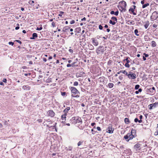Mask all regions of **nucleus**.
<instances>
[{
  "instance_id": "nucleus-2",
  "label": "nucleus",
  "mask_w": 158,
  "mask_h": 158,
  "mask_svg": "<svg viewBox=\"0 0 158 158\" xmlns=\"http://www.w3.org/2000/svg\"><path fill=\"white\" fill-rule=\"evenodd\" d=\"M106 50V49H105L103 46H99L96 51V52L98 54L103 53Z\"/></svg>"
},
{
  "instance_id": "nucleus-31",
  "label": "nucleus",
  "mask_w": 158,
  "mask_h": 158,
  "mask_svg": "<svg viewBox=\"0 0 158 158\" xmlns=\"http://www.w3.org/2000/svg\"><path fill=\"white\" fill-rule=\"evenodd\" d=\"M111 19L113 20L114 22L115 21L116 23L117 22V19L116 17H112L111 18Z\"/></svg>"
},
{
  "instance_id": "nucleus-35",
  "label": "nucleus",
  "mask_w": 158,
  "mask_h": 158,
  "mask_svg": "<svg viewBox=\"0 0 158 158\" xmlns=\"http://www.w3.org/2000/svg\"><path fill=\"white\" fill-rule=\"evenodd\" d=\"M60 14H59V16L61 17L62 16V14L64 13V12L62 11H60L59 12Z\"/></svg>"
},
{
  "instance_id": "nucleus-15",
  "label": "nucleus",
  "mask_w": 158,
  "mask_h": 158,
  "mask_svg": "<svg viewBox=\"0 0 158 158\" xmlns=\"http://www.w3.org/2000/svg\"><path fill=\"white\" fill-rule=\"evenodd\" d=\"M37 37V34L35 33H34L32 34V37L30 38L31 39L35 40L36 37Z\"/></svg>"
},
{
  "instance_id": "nucleus-33",
  "label": "nucleus",
  "mask_w": 158,
  "mask_h": 158,
  "mask_svg": "<svg viewBox=\"0 0 158 158\" xmlns=\"http://www.w3.org/2000/svg\"><path fill=\"white\" fill-rule=\"evenodd\" d=\"M40 25L41 26V25ZM42 27L41 26L40 27H37L36 28V30L38 31H40L42 29Z\"/></svg>"
},
{
  "instance_id": "nucleus-19",
  "label": "nucleus",
  "mask_w": 158,
  "mask_h": 158,
  "mask_svg": "<svg viewBox=\"0 0 158 158\" xmlns=\"http://www.w3.org/2000/svg\"><path fill=\"white\" fill-rule=\"evenodd\" d=\"M70 29V27L68 26H65L63 29V32H66L67 31L69 30Z\"/></svg>"
},
{
  "instance_id": "nucleus-54",
  "label": "nucleus",
  "mask_w": 158,
  "mask_h": 158,
  "mask_svg": "<svg viewBox=\"0 0 158 158\" xmlns=\"http://www.w3.org/2000/svg\"><path fill=\"white\" fill-rule=\"evenodd\" d=\"M67 67H72V65H71V64H68L67 65Z\"/></svg>"
},
{
  "instance_id": "nucleus-38",
  "label": "nucleus",
  "mask_w": 158,
  "mask_h": 158,
  "mask_svg": "<svg viewBox=\"0 0 158 158\" xmlns=\"http://www.w3.org/2000/svg\"><path fill=\"white\" fill-rule=\"evenodd\" d=\"M135 8H130L129 9V11H131L132 12H133L134 11Z\"/></svg>"
},
{
  "instance_id": "nucleus-25",
  "label": "nucleus",
  "mask_w": 158,
  "mask_h": 158,
  "mask_svg": "<svg viewBox=\"0 0 158 158\" xmlns=\"http://www.w3.org/2000/svg\"><path fill=\"white\" fill-rule=\"evenodd\" d=\"M108 85L109 88H111L113 87L114 86V84L112 83H110L108 84Z\"/></svg>"
},
{
  "instance_id": "nucleus-34",
  "label": "nucleus",
  "mask_w": 158,
  "mask_h": 158,
  "mask_svg": "<svg viewBox=\"0 0 158 158\" xmlns=\"http://www.w3.org/2000/svg\"><path fill=\"white\" fill-rule=\"evenodd\" d=\"M139 85H135V89H139Z\"/></svg>"
},
{
  "instance_id": "nucleus-1",
  "label": "nucleus",
  "mask_w": 158,
  "mask_h": 158,
  "mask_svg": "<svg viewBox=\"0 0 158 158\" xmlns=\"http://www.w3.org/2000/svg\"><path fill=\"white\" fill-rule=\"evenodd\" d=\"M70 89L72 93V97L76 98L79 97L80 93L76 88L74 87H71Z\"/></svg>"
},
{
  "instance_id": "nucleus-62",
  "label": "nucleus",
  "mask_w": 158,
  "mask_h": 158,
  "mask_svg": "<svg viewBox=\"0 0 158 158\" xmlns=\"http://www.w3.org/2000/svg\"><path fill=\"white\" fill-rule=\"evenodd\" d=\"M72 148L71 147H69L68 150H69L70 151H71L72 150Z\"/></svg>"
},
{
  "instance_id": "nucleus-14",
  "label": "nucleus",
  "mask_w": 158,
  "mask_h": 158,
  "mask_svg": "<svg viewBox=\"0 0 158 158\" xmlns=\"http://www.w3.org/2000/svg\"><path fill=\"white\" fill-rule=\"evenodd\" d=\"M70 107H67L63 110V112L65 114H67L69 111L70 110Z\"/></svg>"
},
{
  "instance_id": "nucleus-42",
  "label": "nucleus",
  "mask_w": 158,
  "mask_h": 158,
  "mask_svg": "<svg viewBox=\"0 0 158 158\" xmlns=\"http://www.w3.org/2000/svg\"><path fill=\"white\" fill-rule=\"evenodd\" d=\"M34 3V2L33 1H32V0H30L29 1V4L31 5H32V4Z\"/></svg>"
},
{
  "instance_id": "nucleus-53",
  "label": "nucleus",
  "mask_w": 158,
  "mask_h": 158,
  "mask_svg": "<svg viewBox=\"0 0 158 158\" xmlns=\"http://www.w3.org/2000/svg\"><path fill=\"white\" fill-rule=\"evenodd\" d=\"M143 55H144L145 56V57H148L149 56V55L148 54H146L145 53H144L143 54Z\"/></svg>"
},
{
  "instance_id": "nucleus-52",
  "label": "nucleus",
  "mask_w": 158,
  "mask_h": 158,
  "mask_svg": "<svg viewBox=\"0 0 158 158\" xmlns=\"http://www.w3.org/2000/svg\"><path fill=\"white\" fill-rule=\"evenodd\" d=\"M138 121L139 119L137 118H135L134 119V121L136 123L138 122Z\"/></svg>"
},
{
  "instance_id": "nucleus-6",
  "label": "nucleus",
  "mask_w": 158,
  "mask_h": 158,
  "mask_svg": "<svg viewBox=\"0 0 158 158\" xmlns=\"http://www.w3.org/2000/svg\"><path fill=\"white\" fill-rule=\"evenodd\" d=\"M47 115L51 117H53L55 116V113L52 110H50L48 111Z\"/></svg>"
},
{
  "instance_id": "nucleus-48",
  "label": "nucleus",
  "mask_w": 158,
  "mask_h": 158,
  "mask_svg": "<svg viewBox=\"0 0 158 158\" xmlns=\"http://www.w3.org/2000/svg\"><path fill=\"white\" fill-rule=\"evenodd\" d=\"M15 41H16L18 43H19L20 44H22V42L20 40H15Z\"/></svg>"
},
{
  "instance_id": "nucleus-18",
  "label": "nucleus",
  "mask_w": 158,
  "mask_h": 158,
  "mask_svg": "<svg viewBox=\"0 0 158 158\" xmlns=\"http://www.w3.org/2000/svg\"><path fill=\"white\" fill-rule=\"evenodd\" d=\"M119 9L121 12H122L123 11L125 12L126 10V9L125 8L124 6L123 7V6H120Z\"/></svg>"
},
{
  "instance_id": "nucleus-32",
  "label": "nucleus",
  "mask_w": 158,
  "mask_h": 158,
  "mask_svg": "<svg viewBox=\"0 0 158 158\" xmlns=\"http://www.w3.org/2000/svg\"><path fill=\"white\" fill-rule=\"evenodd\" d=\"M148 90L149 91V92L151 93V94H153L155 93V92H154L153 90L152 89H151L150 88H149Z\"/></svg>"
},
{
  "instance_id": "nucleus-4",
  "label": "nucleus",
  "mask_w": 158,
  "mask_h": 158,
  "mask_svg": "<svg viewBox=\"0 0 158 158\" xmlns=\"http://www.w3.org/2000/svg\"><path fill=\"white\" fill-rule=\"evenodd\" d=\"M72 119L74 120V122L76 123H82L81 119L79 117H73Z\"/></svg>"
},
{
  "instance_id": "nucleus-61",
  "label": "nucleus",
  "mask_w": 158,
  "mask_h": 158,
  "mask_svg": "<svg viewBox=\"0 0 158 158\" xmlns=\"http://www.w3.org/2000/svg\"><path fill=\"white\" fill-rule=\"evenodd\" d=\"M154 135H158V131H156L154 133Z\"/></svg>"
},
{
  "instance_id": "nucleus-29",
  "label": "nucleus",
  "mask_w": 158,
  "mask_h": 158,
  "mask_svg": "<svg viewBox=\"0 0 158 158\" xmlns=\"http://www.w3.org/2000/svg\"><path fill=\"white\" fill-rule=\"evenodd\" d=\"M149 4L148 3H147L146 4H143V6H142V8H145L147 6H148L149 5Z\"/></svg>"
},
{
  "instance_id": "nucleus-22",
  "label": "nucleus",
  "mask_w": 158,
  "mask_h": 158,
  "mask_svg": "<svg viewBox=\"0 0 158 158\" xmlns=\"http://www.w3.org/2000/svg\"><path fill=\"white\" fill-rule=\"evenodd\" d=\"M84 73L83 72H81L77 74V77H81L84 75Z\"/></svg>"
},
{
  "instance_id": "nucleus-13",
  "label": "nucleus",
  "mask_w": 158,
  "mask_h": 158,
  "mask_svg": "<svg viewBox=\"0 0 158 158\" xmlns=\"http://www.w3.org/2000/svg\"><path fill=\"white\" fill-rule=\"evenodd\" d=\"M134 131V130H131V133H128V134H129V140L132 139L133 138H134L135 137L134 135H133L132 133V131ZM134 131H135V130H134Z\"/></svg>"
},
{
  "instance_id": "nucleus-39",
  "label": "nucleus",
  "mask_w": 158,
  "mask_h": 158,
  "mask_svg": "<svg viewBox=\"0 0 158 158\" xmlns=\"http://www.w3.org/2000/svg\"><path fill=\"white\" fill-rule=\"evenodd\" d=\"M89 47L90 50H93L94 49V47L92 45H90L89 46Z\"/></svg>"
},
{
  "instance_id": "nucleus-12",
  "label": "nucleus",
  "mask_w": 158,
  "mask_h": 158,
  "mask_svg": "<svg viewBox=\"0 0 158 158\" xmlns=\"http://www.w3.org/2000/svg\"><path fill=\"white\" fill-rule=\"evenodd\" d=\"M114 130L112 128L109 127L107 129V132L109 133H112L113 132Z\"/></svg>"
},
{
  "instance_id": "nucleus-27",
  "label": "nucleus",
  "mask_w": 158,
  "mask_h": 158,
  "mask_svg": "<svg viewBox=\"0 0 158 158\" xmlns=\"http://www.w3.org/2000/svg\"><path fill=\"white\" fill-rule=\"evenodd\" d=\"M134 33L135 34V35L136 36H139V35L138 34V33H139V31L137 29H135L134 31Z\"/></svg>"
},
{
  "instance_id": "nucleus-44",
  "label": "nucleus",
  "mask_w": 158,
  "mask_h": 158,
  "mask_svg": "<svg viewBox=\"0 0 158 158\" xmlns=\"http://www.w3.org/2000/svg\"><path fill=\"white\" fill-rule=\"evenodd\" d=\"M8 44L9 45H11L12 46H13L14 44V43L12 42H9Z\"/></svg>"
},
{
  "instance_id": "nucleus-23",
  "label": "nucleus",
  "mask_w": 158,
  "mask_h": 158,
  "mask_svg": "<svg viewBox=\"0 0 158 158\" xmlns=\"http://www.w3.org/2000/svg\"><path fill=\"white\" fill-rule=\"evenodd\" d=\"M124 122L126 124H128L130 123V121L128 118H126L124 119Z\"/></svg>"
},
{
  "instance_id": "nucleus-30",
  "label": "nucleus",
  "mask_w": 158,
  "mask_h": 158,
  "mask_svg": "<svg viewBox=\"0 0 158 158\" xmlns=\"http://www.w3.org/2000/svg\"><path fill=\"white\" fill-rule=\"evenodd\" d=\"M109 23H110L113 25H114L116 23L114 21L113 22V21L111 20H110Z\"/></svg>"
},
{
  "instance_id": "nucleus-8",
  "label": "nucleus",
  "mask_w": 158,
  "mask_h": 158,
  "mask_svg": "<svg viewBox=\"0 0 158 158\" xmlns=\"http://www.w3.org/2000/svg\"><path fill=\"white\" fill-rule=\"evenodd\" d=\"M140 145V144L139 143H137L134 145V148L135 151H139L141 149Z\"/></svg>"
},
{
  "instance_id": "nucleus-17",
  "label": "nucleus",
  "mask_w": 158,
  "mask_h": 158,
  "mask_svg": "<svg viewBox=\"0 0 158 158\" xmlns=\"http://www.w3.org/2000/svg\"><path fill=\"white\" fill-rule=\"evenodd\" d=\"M23 89L24 90H29L30 89V87L28 85H23Z\"/></svg>"
},
{
  "instance_id": "nucleus-28",
  "label": "nucleus",
  "mask_w": 158,
  "mask_h": 158,
  "mask_svg": "<svg viewBox=\"0 0 158 158\" xmlns=\"http://www.w3.org/2000/svg\"><path fill=\"white\" fill-rule=\"evenodd\" d=\"M128 22L129 23H128V24L129 25L131 24L132 25H133L135 24L134 21H128Z\"/></svg>"
},
{
  "instance_id": "nucleus-45",
  "label": "nucleus",
  "mask_w": 158,
  "mask_h": 158,
  "mask_svg": "<svg viewBox=\"0 0 158 158\" xmlns=\"http://www.w3.org/2000/svg\"><path fill=\"white\" fill-rule=\"evenodd\" d=\"M99 28L101 30H102L103 28L102 26L101 25H100L99 26Z\"/></svg>"
},
{
  "instance_id": "nucleus-7",
  "label": "nucleus",
  "mask_w": 158,
  "mask_h": 158,
  "mask_svg": "<svg viewBox=\"0 0 158 158\" xmlns=\"http://www.w3.org/2000/svg\"><path fill=\"white\" fill-rule=\"evenodd\" d=\"M157 106H158V102H155L153 104H151L149 105L148 106L149 107V109L151 110L154 108H156Z\"/></svg>"
},
{
  "instance_id": "nucleus-3",
  "label": "nucleus",
  "mask_w": 158,
  "mask_h": 158,
  "mask_svg": "<svg viewBox=\"0 0 158 158\" xmlns=\"http://www.w3.org/2000/svg\"><path fill=\"white\" fill-rule=\"evenodd\" d=\"M157 18H158V14L156 11L153 12L152 13L150 17L151 20L152 21H154Z\"/></svg>"
},
{
  "instance_id": "nucleus-16",
  "label": "nucleus",
  "mask_w": 158,
  "mask_h": 158,
  "mask_svg": "<svg viewBox=\"0 0 158 158\" xmlns=\"http://www.w3.org/2000/svg\"><path fill=\"white\" fill-rule=\"evenodd\" d=\"M121 73H123L125 74L126 75H127V72L125 70H120L119 72L117 73L118 74H120Z\"/></svg>"
},
{
  "instance_id": "nucleus-59",
  "label": "nucleus",
  "mask_w": 158,
  "mask_h": 158,
  "mask_svg": "<svg viewBox=\"0 0 158 158\" xmlns=\"http://www.w3.org/2000/svg\"><path fill=\"white\" fill-rule=\"evenodd\" d=\"M151 89H152L154 92H155V88L154 87H152V88H150Z\"/></svg>"
},
{
  "instance_id": "nucleus-55",
  "label": "nucleus",
  "mask_w": 158,
  "mask_h": 158,
  "mask_svg": "<svg viewBox=\"0 0 158 158\" xmlns=\"http://www.w3.org/2000/svg\"><path fill=\"white\" fill-rule=\"evenodd\" d=\"M69 51L71 53H73V51L72 49H69Z\"/></svg>"
},
{
  "instance_id": "nucleus-50",
  "label": "nucleus",
  "mask_w": 158,
  "mask_h": 158,
  "mask_svg": "<svg viewBox=\"0 0 158 158\" xmlns=\"http://www.w3.org/2000/svg\"><path fill=\"white\" fill-rule=\"evenodd\" d=\"M157 26V25L156 24H154L153 25V27L154 28H156Z\"/></svg>"
},
{
  "instance_id": "nucleus-40",
  "label": "nucleus",
  "mask_w": 158,
  "mask_h": 158,
  "mask_svg": "<svg viewBox=\"0 0 158 158\" xmlns=\"http://www.w3.org/2000/svg\"><path fill=\"white\" fill-rule=\"evenodd\" d=\"M78 84V83L77 81H75L73 83V85L75 86H77Z\"/></svg>"
},
{
  "instance_id": "nucleus-51",
  "label": "nucleus",
  "mask_w": 158,
  "mask_h": 158,
  "mask_svg": "<svg viewBox=\"0 0 158 158\" xmlns=\"http://www.w3.org/2000/svg\"><path fill=\"white\" fill-rule=\"evenodd\" d=\"M118 11H116L115 12H114V15H118Z\"/></svg>"
},
{
  "instance_id": "nucleus-43",
  "label": "nucleus",
  "mask_w": 158,
  "mask_h": 158,
  "mask_svg": "<svg viewBox=\"0 0 158 158\" xmlns=\"http://www.w3.org/2000/svg\"><path fill=\"white\" fill-rule=\"evenodd\" d=\"M125 66L127 68H129L130 67V65L129 64V63H126L125 65Z\"/></svg>"
},
{
  "instance_id": "nucleus-64",
  "label": "nucleus",
  "mask_w": 158,
  "mask_h": 158,
  "mask_svg": "<svg viewBox=\"0 0 158 158\" xmlns=\"http://www.w3.org/2000/svg\"><path fill=\"white\" fill-rule=\"evenodd\" d=\"M85 20H86V18H85V17H84L83 19H81V21H85Z\"/></svg>"
},
{
  "instance_id": "nucleus-60",
  "label": "nucleus",
  "mask_w": 158,
  "mask_h": 158,
  "mask_svg": "<svg viewBox=\"0 0 158 158\" xmlns=\"http://www.w3.org/2000/svg\"><path fill=\"white\" fill-rule=\"evenodd\" d=\"M2 81L4 82H6V81H7V80H6V79L5 78H4V79H3V80H2Z\"/></svg>"
},
{
  "instance_id": "nucleus-36",
  "label": "nucleus",
  "mask_w": 158,
  "mask_h": 158,
  "mask_svg": "<svg viewBox=\"0 0 158 158\" xmlns=\"http://www.w3.org/2000/svg\"><path fill=\"white\" fill-rule=\"evenodd\" d=\"M76 30L77 31L78 33H80L81 31V28L80 27L77 28L76 29Z\"/></svg>"
},
{
  "instance_id": "nucleus-24",
  "label": "nucleus",
  "mask_w": 158,
  "mask_h": 158,
  "mask_svg": "<svg viewBox=\"0 0 158 158\" xmlns=\"http://www.w3.org/2000/svg\"><path fill=\"white\" fill-rule=\"evenodd\" d=\"M151 43H152L151 45L152 47H155L156 45V42L154 41H152L151 42Z\"/></svg>"
},
{
  "instance_id": "nucleus-41",
  "label": "nucleus",
  "mask_w": 158,
  "mask_h": 158,
  "mask_svg": "<svg viewBox=\"0 0 158 158\" xmlns=\"http://www.w3.org/2000/svg\"><path fill=\"white\" fill-rule=\"evenodd\" d=\"M128 57H127L126 59L125 60H124V61H125V60H126L127 63H129L130 62V61L128 59Z\"/></svg>"
},
{
  "instance_id": "nucleus-47",
  "label": "nucleus",
  "mask_w": 158,
  "mask_h": 158,
  "mask_svg": "<svg viewBox=\"0 0 158 158\" xmlns=\"http://www.w3.org/2000/svg\"><path fill=\"white\" fill-rule=\"evenodd\" d=\"M75 23V21L74 20H72L70 22V23L71 24H73Z\"/></svg>"
},
{
  "instance_id": "nucleus-58",
  "label": "nucleus",
  "mask_w": 158,
  "mask_h": 158,
  "mask_svg": "<svg viewBox=\"0 0 158 158\" xmlns=\"http://www.w3.org/2000/svg\"><path fill=\"white\" fill-rule=\"evenodd\" d=\"M64 123V126H65V125H67V126H70V124L69 123H66V124H65L64 123H64Z\"/></svg>"
},
{
  "instance_id": "nucleus-57",
  "label": "nucleus",
  "mask_w": 158,
  "mask_h": 158,
  "mask_svg": "<svg viewBox=\"0 0 158 158\" xmlns=\"http://www.w3.org/2000/svg\"><path fill=\"white\" fill-rule=\"evenodd\" d=\"M66 94V93L65 92H61V95L62 96H64Z\"/></svg>"
},
{
  "instance_id": "nucleus-37",
  "label": "nucleus",
  "mask_w": 158,
  "mask_h": 158,
  "mask_svg": "<svg viewBox=\"0 0 158 158\" xmlns=\"http://www.w3.org/2000/svg\"><path fill=\"white\" fill-rule=\"evenodd\" d=\"M83 141H79L77 144V145L78 146H79L81 145L83 143Z\"/></svg>"
},
{
  "instance_id": "nucleus-20",
  "label": "nucleus",
  "mask_w": 158,
  "mask_h": 158,
  "mask_svg": "<svg viewBox=\"0 0 158 158\" xmlns=\"http://www.w3.org/2000/svg\"><path fill=\"white\" fill-rule=\"evenodd\" d=\"M72 67H77L78 66V64L77 63V62H73V63L71 64Z\"/></svg>"
},
{
  "instance_id": "nucleus-56",
  "label": "nucleus",
  "mask_w": 158,
  "mask_h": 158,
  "mask_svg": "<svg viewBox=\"0 0 158 158\" xmlns=\"http://www.w3.org/2000/svg\"><path fill=\"white\" fill-rule=\"evenodd\" d=\"M97 129L99 131H101V128L100 127H97Z\"/></svg>"
},
{
  "instance_id": "nucleus-63",
  "label": "nucleus",
  "mask_w": 158,
  "mask_h": 158,
  "mask_svg": "<svg viewBox=\"0 0 158 158\" xmlns=\"http://www.w3.org/2000/svg\"><path fill=\"white\" fill-rule=\"evenodd\" d=\"M110 13L111 14H112V15L114 14V11H112L110 12Z\"/></svg>"
},
{
  "instance_id": "nucleus-5",
  "label": "nucleus",
  "mask_w": 158,
  "mask_h": 158,
  "mask_svg": "<svg viewBox=\"0 0 158 158\" xmlns=\"http://www.w3.org/2000/svg\"><path fill=\"white\" fill-rule=\"evenodd\" d=\"M127 76L129 79H135L136 78V75L135 73H128Z\"/></svg>"
},
{
  "instance_id": "nucleus-10",
  "label": "nucleus",
  "mask_w": 158,
  "mask_h": 158,
  "mask_svg": "<svg viewBox=\"0 0 158 158\" xmlns=\"http://www.w3.org/2000/svg\"><path fill=\"white\" fill-rule=\"evenodd\" d=\"M67 115V114L64 113V114L61 115V119L63 120L62 122V123H64L65 122V121L66 120V116Z\"/></svg>"
},
{
  "instance_id": "nucleus-21",
  "label": "nucleus",
  "mask_w": 158,
  "mask_h": 158,
  "mask_svg": "<svg viewBox=\"0 0 158 158\" xmlns=\"http://www.w3.org/2000/svg\"><path fill=\"white\" fill-rule=\"evenodd\" d=\"M129 134L127 133V135L124 136V138L127 141H128L129 140Z\"/></svg>"
},
{
  "instance_id": "nucleus-9",
  "label": "nucleus",
  "mask_w": 158,
  "mask_h": 158,
  "mask_svg": "<svg viewBox=\"0 0 158 158\" xmlns=\"http://www.w3.org/2000/svg\"><path fill=\"white\" fill-rule=\"evenodd\" d=\"M92 43H93L94 45V46H97L98 45V40H96L94 38H93L92 39Z\"/></svg>"
},
{
  "instance_id": "nucleus-26",
  "label": "nucleus",
  "mask_w": 158,
  "mask_h": 158,
  "mask_svg": "<svg viewBox=\"0 0 158 158\" xmlns=\"http://www.w3.org/2000/svg\"><path fill=\"white\" fill-rule=\"evenodd\" d=\"M149 22L148 21L144 25V27L145 29L147 28L149 25Z\"/></svg>"
},
{
  "instance_id": "nucleus-11",
  "label": "nucleus",
  "mask_w": 158,
  "mask_h": 158,
  "mask_svg": "<svg viewBox=\"0 0 158 158\" xmlns=\"http://www.w3.org/2000/svg\"><path fill=\"white\" fill-rule=\"evenodd\" d=\"M119 3L121 4V6H123V7L124 6L125 8H126L127 4L126 2L125 1L123 0L120 2Z\"/></svg>"
},
{
  "instance_id": "nucleus-46",
  "label": "nucleus",
  "mask_w": 158,
  "mask_h": 158,
  "mask_svg": "<svg viewBox=\"0 0 158 158\" xmlns=\"http://www.w3.org/2000/svg\"><path fill=\"white\" fill-rule=\"evenodd\" d=\"M52 25L53 27H55V23L54 22H52Z\"/></svg>"
},
{
  "instance_id": "nucleus-49",
  "label": "nucleus",
  "mask_w": 158,
  "mask_h": 158,
  "mask_svg": "<svg viewBox=\"0 0 158 158\" xmlns=\"http://www.w3.org/2000/svg\"><path fill=\"white\" fill-rule=\"evenodd\" d=\"M123 77L122 76H121L119 77V79L120 80H122L123 79Z\"/></svg>"
}]
</instances>
